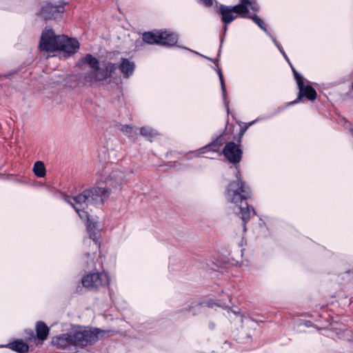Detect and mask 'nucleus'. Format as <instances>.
Masks as SVG:
<instances>
[{"label":"nucleus","instance_id":"f257e3e1","mask_svg":"<svg viewBox=\"0 0 353 353\" xmlns=\"http://www.w3.org/2000/svg\"><path fill=\"white\" fill-rule=\"evenodd\" d=\"M123 174L120 171L112 172L107 181L108 188L93 187L85 190L81 194L76 196L64 194L63 200L71 205L79 214V217L85 221L87 230L90 239L93 241L95 250L100 248L101 238L100 230L98 223L90 219V205H102L105 199L108 198L113 188L119 187L123 181Z\"/></svg>","mask_w":353,"mask_h":353},{"label":"nucleus","instance_id":"f03ea898","mask_svg":"<svg viewBox=\"0 0 353 353\" xmlns=\"http://www.w3.org/2000/svg\"><path fill=\"white\" fill-rule=\"evenodd\" d=\"M235 172L236 181L230 183L228 185L225 190V199L228 202L239 207L244 230H245V223L250 219L252 213L255 214V211L246 202V200L252 195L250 187L241 179L240 171L237 168H236Z\"/></svg>","mask_w":353,"mask_h":353},{"label":"nucleus","instance_id":"7ed1b4c3","mask_svg":"<svg viewBox=\"0 0 353 353\" xmlns=\"http://www.w3.org/2000/svg\"><path fill=\"white\" fill-rule=\"evenodd\" d=\"M81 61L89 65L91 71L83 73L82 83L85 86H92L96 83L107 81L117 70V64L110 61L99 62L91 54H86Z\"/></svg>","mask_w":353,"mask_h":353},{"label":"nucleus","instance_id":"20e7f679","mask_svg":"<svg viewBox=\"0 0 353 353\" xmlns=\"http://www.w3.org/2000/svg\"><path fill=\"white\" fill-rule=\"evenodd\" d=\"M259 5L253 0H239V3L235 6H226L220 4L219 14L221 16L223 24H230L239 17L241 18L250 17V10L258 11Z\"/></svg>","mask_w":353,"mask_h":353},{"label":"nucleus","instance_id":"39448f33","mask_svg":"<svg viewBox=\"0 0 353 353\" xmlns=\"http://www.w3.org/2000/svg\"><path fill=\"white\" fill-rule=\"evenodd\" d=\"M108 331L99 328H81L72 331L73 343L75 347H83L95 343L104 336Z\"/></svg>","mask_w":353,"mask_h":353},{"label":"nucleus","instance_id":"423d86ee","mask_svg":"<svg viewBox=\"0 0 353 353\" xmlns=\"http://www.w3.org/2000/svg\"><path fill=\"white\" fill-rule=\"evenodd\" d=\"M143 41L148 44H158L167 47L174 46L178 41V35L168 30H154L144 32Z\"/></svg>","mask_w":353,"mask_h":353},{"label":"nucleus","instance_id":"0eeeda50","mask_svg":"<svg viewBox=\"0 0 353 353\" xmlns=\"http://www.w3.org/2000/svg\"><path fill=\"white\" fill-rule=\"evenodd\" d=\"M81 283L89 290H96L100 288H104L109 285L110 277L104 271L89 272L83 276Z\"/></svg>","mask_w":353,"mask_h":353},{"label":"nucleus","instance_id":"6e6552de","mask_svg":"<svg viewBox=\"0 0 353 353\" xmlns=\"http://www.w3.org/2000/svg\"><path fill=\"white\" fill-rule=\"evenodd\" d=\"M60 37L61 35H56L52 29L46 28L41 37L40 49L48 52L58 50Z\"/></svg>","mask_w":353,"mask_h":353},{"label":"nucleus","instance_id":"1a4fd4ad","mask_svg":"<svg viewBox=\"0 0 353 353\" xmlns=\"http://www.w3.org/2000/svg\"><path fill=\"white\" fill-rule=\"evenodd\" d=\"M297 85L299 90L297 98L287 103L285 107L279 108L278 109V112L283 111L285 108L299 103L303 97H305L310 101H314L316 99L317 93L315 89L310 85H305L304 80L301 81L299 79H297Z\"/></svg>","mask_w":353,"mask_h":353},{"label":"nucleus","instance_id":"9d476101","mask_svg":"<svg viewBox=\"0 0 353 353\" xmlns=\"http://www.w3.org/2000/svg\"><path fill=\"white\" fill-rule=\"evenodd\" d=\"M64 10V4L61 2L58 4L46 2L41 7V14L45 20L57 19L62 17Z\"/></svg>","mask_w":353,"mask_h":353},{"label":"nucleus","instance_id":"9b49d317","mask_svg":"<svg viewBox=\"0 0 353 353\" xmlns=\"http://www.w3.org/2000/svg\"><path fill=\"white\" fill-rule=\"evenodd\" d=\"M223 154L229 162L234 164L239 163L243 155L240 143H236L234 141L226 143L223 149Z\"/></svg>","mask_w":353,"mask_h":353},{"label":"nucleus","instance_id":"f8f14e48","mask_svg":"<svg viewBox=\"0 0 353 353\" xmlns=\"http://www.w3.org/2000/svg\"><path fill=\"white\" fill-rule=\"evenodd\" d=\"M214 305H217L223 309H229L230 308V306L227 305L225 303H216L212 300L210 299V300L203 301L202 302L192 303L191 305H188L186 307H184L181 310V312L183 314H186L188 312H192V314L193 315H196V314L200 313L204 307H213Z\"/></svg>","mask_w":353,"mask_h":353},{"label":"nucleus","instance_id":"ddd939ff","mask_svg":"<svg viewBox=\"0 0 353 353\" xmlns=\"http://www.w3.org/2000/svg\"><path fill=\"white\" fill-rule=\"evenodd\" d=\"M97 254L94 252L92 254L86 252L82 257V263L85 271L93 272L100 271L103 269V262L100 257L96 260Z\"/></svg>","mask_w":353,"mask_h":353},{"label":"nucleus","instance_id":"4468645a","mask_svg":"<svg viewBox=\"0 0 353 353\" xmlns=\"http://www.w3.org/2000/svg\"><path fill=\"white\" fill-rule=\"evenodd\" d=\"M79 49V41L73 38H69L65 35H61L59 38V43L58 50L62 51L68 56L74 54Z\"/></svg>","mask_w":353,"mask_h":353},{"label":"nucleus","instance_id":"2eb2a0df","mask_svg":"<svg viewBox=\"0 0 353 353\" xmlns=\"http://www.w3.org/2000/svg\"><path fill=\"white\" fill-rule=\"evenodd\" d=\"M73 341V334L72 331L54 337L52 340V343L57 347L64 350L69 349L72 346L74 347Z\"/></svg>","mask_w":353,"mask_h":353},{"label":"nucleus","instance_id":"dca6fc26","mask_svg":"<svg viewBox=\"0 0 353 353\" xmlns=\"http://www.w3.org/2000/svg\"><path fill=\"white\" fill-rule=\"evenodd\" d=\"M117 69H119L124 78L128 79L134 72L135 64L127 58H121L119 64L117 65Z\"/></svg>","mask_w":353,"mask_h":353},{"label":"nucleus","instance_id":"f3484780","mask_svg":"<svg viewBox=\"0 0 353 353\" xmlns=\"http://www.w3.org/2000/svg\"><path fill=\"white\" fill-rule=\"evenodd\" d=\"M6 347L19 353H27L29 351V346L22 340H16L6 345Z\"/></svg>","mask_w":353,"mask_h":353},{"label":"nucleus","instance_id":"a211bd4d","mask_svg":"<svg viewBox=\"0 0 353 353\" xmlns=\"http://www.w3.org/2000/svg\"><path fill=\"white\" fill-rule=\"evenodd\" d=\"M49 332V328L45 323L42 321L37 322L36 325L37 338L41 341H44Z\"/></svg>","mask_w":353,"mask_h":353},{"label":"nucleus","instance_id":"6ab92c4d","mask_svg":"<svg viewBox=\"0 0 353 353\" xmlns=\"http://www.w3.org/2000/svg\"><path fill=\"white\" fill-rule=\"evenodd\" d=\"M220 147L218 146V145L214 143V141H212L211 143L207 144L206 145L199 148L198 150H196L197 156H200V154L205 153L208 151L212 152H219L220 150Z\"/></svg>","mask_w":353,"mask_h":353},{"label":"nucleus","instance_id":"aec40b11","mask_svg":"<svg viewBox=\"0 0 353 353\" xmlns=\"http://www.w3.org/2000/svg\"><path fill=\"white\" fill-rule=\"evenodd\" d=\"M218 75H219V81H220V84H221V92H222V97H223V101H224L225 105V107L227 108V110L228 112L229 111V103L226 100V97H227L226 86H225V80H224V78H223V73H222V72H221V70L220 69L218 70Z\"/></svg>","mask_w":353,"mask_h":353},{"label":"nucleus","instance_id":"412c9836","mask_svg":"<svg viewBox=\"0 0 353 353\" xmlns=\"http://www.w3.org/2000/svg\"><path fill=\"white\" fill-rule=\"evenodd\" d=\"M33 172L38 177H44L46 176V168L42 161H37L34 163Z\"/></svg>","mask_w":353,"mask_h":353},{"label":"nucleus","instance_id":"4be33fe9","mask_svg":"<svg viewBox=\"0 0 353 353\" xmlns=\"http://www.w3.org/2000/svg\"><path fill=\"white\" fill-rule=\"evenodd\" d=\"M140 134L150 141H152V138L157 134L154 130L147 126L141 128Z\"/></svg>","mask_w":353,"mask_h":353},{"label":"nucleus","instance_id":"5701e85b","mask_svg":"<svg viewBox=\"0 0 353 353\" xmlns=\"http://www.w3.org/2000/svg\"><path fill=\"white\" fill-rule=\"evenodd\" d=\"M249 19H251L262 30H263L266 34H269V31L267 29V27L263 20L259 18L256 14H254L252 16H250Z\"/></svg>","mask_w":353,"mask_h":353},{"label":"nucleus","instance_id":"b1692460","mask_svg":"<svg viewBox=\"0 0 353 353\" xmlns=\"http://www.w3.org/2000/svg\"><path fill=\"white\" fill-rule=\"evenodd\" d=\"M119 130L128 137H132L136 134L133 127L130 125H120Z\"/></svg>","mask_w":353,"mask_h":353},{"label":"nucleus","instance_id":"393cba45","mask_svg":"<svg viewBox=\"0 0 353 353\" xmlns=\"http://www.w3.org/2000/svg\"><path fill=\"white\" fill-rule=\"evenodd\" d=\"M229 24H223V30H222V34L221 35V37H220V46H219V52H218V56L220 55L221 54V48L223 47V42H224V39H225V35H226V32H227V30H228V26Z\"/></svg>","mask_w":353,"mask_h":353},{"label":"nucleus","instance_id":"a878e982","mask_svg":"<svg viewBox=\"0 0 353 353\" xmlns=\"http://www.w3.org/2000/svg\"><path fill=\"white\" fill-rule=\"evenodd\" d=\"M213 141L218 145V146L221 148L223 144L226 143L227 139H225L224 134H220Z\"/></svg>","mask_w":353,"mask_h":353},{"label":"nucleus","instance_id":"bb28decb","mask_svg":"<svg viewBox=\"0 0 353 353\" xmlns=\"http://www.w3.org/2000/svg\"><path fill=\"white\" fill-rule=\"evenodd\" d=\"M292 68V70L293 72V74H294V78L296 79V81L297 82V79H300L301 81H303V76L299 74L296 70V69L294 68V67L292 65V64L290 62L288 63Z\"/></svg>","mask_w":353,"mask_h":353},{"label":"nucleus","instance_id":"cd10ccee","mask_svg":"<svg viewBox=\"0 0 353 353\" xmlns=\"http://www.w3.org/2000/svg\"><path fill=\"white\" fill-rule=\"evenodd\" d=\"M214 0H196L197 3L207 8H210L213 5Z\"/></svg>","mask_w":353,"mask_h":353},{"label":"nucleus","instance_id":"c85d7f7f","mask_svg":"<svg viewBox=\"0 0 353 353\" xmlns=\"http://www.w3.org/2000/svg\"><path fill=\"white\" fill-rule=\"evenodd\" d=\"M267 34L271 38V39L272 40L274 45L277 47V48L279 50L280 48H282L281 44L276 41V39L271 34V33L270 32H269V34Z\"/></svg>","mask_w":353,"mask_h":353},{"label":"nucleus","instance_id":"c756f323","mask_svg":"<svg viewBox=\"0 0 353 353\" xmlns=\"http://www.w3.org/2000/svg\"><path fill=\"white\" fill-rule=\"evenodd\" d=\"M248 126L246 125L241 129L240 132L239 134V140H238L239 143L241 142V137H243V135L244 134L245 131L248 130Z\"/></svg>","mask_w":353,"mask_h":353},{"label":"nucleus","instance_id":"7c9ffc66","mask_svg":"<svg viewBox=\"0 0 353 353\" xmlns=\"http://www.w3.org/2000/svg\"><path fill=\"white\" fill-rule=\"evenodd\" d=\"M279 51L282 54V55L283 56L285 59L288 61V63H290V61L289 58L288 57L286 53L285 52L284 50L283 49V48H280Z\"/></svg>","mask_w":353,"mask_h":353},{"label":"nucleus","instance_id":"2f4dec72","mask_svg":"<svg viewBox=\"0 0 353 353\" xmlns=\"http://www.w3.org/2000/svg\"><path fill=\"white\" fill-rule=\"evenodd\" d=\"M263 119L261 118H257L255 120H253L252 121H250L248 123L247 126H248V128L250 126H251L252 125H253L254 123H256L257 121H261Z\"/></svg>","mask_w":353,"mask_h":353},{"label":"nucleus","instance_id":"473e14b6","mask_svg":"<svg viewBox=\"0 0 353 353\" xmlns=\"http://www.w3.org/2000/svg\"><path fill=\"white\" fill-rule=\"evenodd\" d=\"M209 327H210V328L211 330H213V329L215 327V325H214V323H209Z\"/></svg>","mask_w":353,"mask_h":353},{"label":"nucleus","instance_id":"72a5a7b5","mask_svg":"<svg viewBox=\"0 0 353 353\" xmlns=\"http://www.w3.org/2000/svg\"><path fill=\"white\" fill-rule=\"evenodd\" d=\"M183 48H184V49H185V50H189V51H191V52H194V53H196V54H197L201 55L199 53H198V52H194V51H193V50H190V49H189V48H188L183 47Z\"/></svg>","mask_w":353,"mask_h":353},{"label":"nucleus","instance_id":"f704fd0d","mask_svg":"<svg viewBox=\"0 0 353 353\" xmlns=\"http://www.w3.org/2000/svg\"><path fill=\"white\" fill-rule=\"evenodd\" d=\"M232 312L234 314H236V315H237V314H240L239 310H238V311H236V310H232Z\"/></svg>","mask_w":353,"mask_h":353},{"label":"nucleus","instance_id":"c9c22d12","mask_svg":"<svg viewBox=\"0 0 353 353\" xmlns=\"http://www.w3.org/2000/svg\"><path fill=\"white\" fill-rule=\"evenodd\" d=\"M228 299H229L230 302H231V301H232V297H231V296H230V295H228Z\"/></svg>","mask_w":353,"mask_h":353},{"label":"nucleus","instance_id":"e433bc0d","mask_svg":"<svg viewBox=\"0 0 353 353\" xmlns=\"http://www.w3.org/2000/svg\"><path fill=\"white\" fill-rule=\"evenodd\" d=\"M350 132H351L352 134L353 135V129H351Z\"/></svg>","mask_w":353,"mask_h":353},{"label":"nucleus","instance_id":"4c0bfd02","mask_svg":"<svg viewBox=\"0 0 353 353\" xmlns=\"http://www.w3.org/2000/svg\"><path fill=\"white\" fill-rule=\"evenodd\" d=\"M203 57H204V58H206V56H205V55H203ZM207 59H208V58L207 57Z\"/></svg>","mask_w":353,"mask_h":353},{"label":"nucleus","instance_id":"58836bf2","mask_svg":"<svg viewBox=\"0 0 353 353\" xmlns=\"http://www.w3.org/2000/svg\"><path fill=\"white\" fill-rule=\"evenodd\" d=\"M203 57H204V58H206V56H205V55H203ZM207 59H208V58L207 57Z\"/></svg>","mask_w":353,"mask_h":353}]
</instances>
